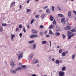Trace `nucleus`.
<instances>
[{
	"label": "nucleus",
	"mask_w": 76,
	"mask_h": 76,
	"mask_svg": "<svg viewBox=\"0 0 76 76\" xmlns=\"http://www.w3.org/2000/svg\"><path fill=\"white\" fill-rule=\"evenodd\" d=\"M10 72L11 73H12V74H15V73H16V70L15 69L14 70H13V69H10Z\"/></svg>",
	"instance_id": "20e7f679"
},
{
	"label": "nucleus",
	"mask_w": 76,
	"mask_h": 76,
	"mask_svg": "<svg viewBox=\"0 0 76 76\" xmlns=\"http://www.w3.org/2000/svg\"><path fill=\"white\" fill-rule=\"evenodd\" d=\"M18 30H19V28H16V31H18Z\"/></svg>",
	"instance_id": "13d9d810"
},
{
	"label": "nucleus",
	"mask_w": 76,
	"mask_h": 76,
	"mask_svg": "<svg viewBox=\"0 0 76 76\" xmlns=\"http://www.w3.org/2000/svg\"><path fill=\"white\" fill-rule=\"evenodd\" d=\"M47 7H48V6H47L46 7H43V9H47Z\"/></svg>",
	"instance_id": "a18cd8bd"
},
{
	"label": "nucleus",
	"mask_w": 76,
	"mask_h": 76,
	"mask_svg": "<svg viewBox=\"0 0 76 76\" xmlns=\"http://www.w3.org/2000/svg\"><path fill=\"white\" fill-rule=\"evenodd\" d=\"M45 16V14H43L41 15V18L43 20Z\"/></svg>",
	"instance_id": "1a4fd4ad"
},
{
	"label": "nucleus",
	"mask_w": 76,
	"mask_h": 76,
	"mask_svg": "<svg viewBox=\"0 0 76 76\" xmlns=\"http://www.w3.org/2000/svg\"><path fill=\"white\" fill-rule=\"evenodd\" d=\"M61 23H63V22L65 21V18H64L61 19Z\"/></svg>",
	"instance_id": "2eb2a0df"
},
{
	"label": "nucleus",
	"mask_w": 76,
	"mask_h": 76,
	"mask_svg": "<svg viewBox=\"0 0 76 76\" xmlns=\"http://www.w3.org/2000/svg\"><path fill=\"white\" fill-rule=\"evenodd\" d=\"M63 71H64V70H66V67H65L64 66L63 67L62 69H61Z\"/></svg>",
	"instance_id": "2f4dec72"
},
{
	"label": "nucleus",
	"mask_w": 76,
	"mask_h": 76,
	"mask_svg": "<svg viewBox=\"0 0 76 76\" xmlns=\"http://www.w3.org/2000/svg\"><path fill=\"white\" fill-rule=\"evenodd\" d=\"M34 19H32L31 22V24H32V23L34 22Z\"/></svg>",
	"instance_id": "f704fd0d"
},
{
	"label": "nucleus",
	"mask_w": 76,
	"mask_h": 76,
	"mask_svg": "<svg viewBox=\"0 0 76 76\" xmlns=\"http://www.w3.org/2000/svg\"><path fill=\"white\" fill-rule=\"evenodd\" d=\"M52 11H54V7L53 6L52 7Z\"/></svg>",
	"instance_id": "79ce46f5"
},
{
	"label": "nucleus",
	"mask_w": 76,
	"mask_h": 76,
	"mask_svg": "<svg viewBox=\"0 0 76 76\" xmlns=\"http://www.w3.org/2000/svg\"><path fill=\"white\" fill-rule=\"evenodd\" d=\"M55 35L56 36H59V35H60V33L58 32H56L55 34Z\"/></svg>",
	"instance_id": "6ab92c4d"
},
{
	"label": "nucleus",
	"mask_w": 76,
	"mask_h": 76,
	"mask_svg": "<svg viewBox=\"0 0 76 76\" xmlns=\"http://www.w3.org/2000/svg\"><path fill=\"white\" fill-rule=\"evenodd\" d=\"M52 61H54V58H53L52 59Z\"/></svg>",
	"instance_id": "774afa93"
},
{
	"label": "nucleus",
	"mask_w": 76,
	"mask_h": 76,
	"mask_svg": "<svg viewBox=\"0 0 76 76\" xmlns=\"http://www.w3.org/2000/svg\"><path fill=\"white\" fill-rule=\"evenodd\" d=\"M62 52H63V50L62 49H60L59 51V53L60 54Z\"/></svg>",
	"instance_id": "7c9ffc66"
},
{
	"label": "nucleus",
	"mask_w": 76,
	"mask_h": 76,
	"mask_svg": "<svg viewBox=\"0 0 76 76\" xmlns=\"http://www.w3.org/2000/svg\"><path fill=\"white\" fill-rule=\"evenodd\" d=\"M57 8H58V9L59 10H61V8H60V7H57Z\"/></svg>",
	"instance_id": "c9c22d12"
},
{
	"label": "nucleus",
	"mask_w": 76,
	"mask_h": 76,
	"mask_svg": "<svg viewBox=\"0 0 76 76\" xmlns=\"http://www.w3.org/2000/svg\"><path fill=\"white\" fill-rule=\"evenodd\" d=\"M3 27L0 26V32H3Z\"/></svg>",
	"instance_id": "dca6fc26"
},
{
	"label": "nucleus",
	"mask_w": 76,
	"mask_h": 76,
	"mask_svg": "<svg viewBox=\"0 0 76 76\" xmlns=\"http://www.w3.org/2000/svg\"><path fill=\"white\" fill-rule=\"evenodd\" d=\"M20 9H22V5H20Z\"/></svg>",
	"instance_id": "bf43d9fd"
},
{
	"label": "nucleus",
	"mask_w": 76,
	"mask_h": 76,
	"mask_svg": "<svg viewBox=\"0 0 76 76\" xmlns=\"http://www.w3.org/2000/svg\"><path fill=\"white\" fill-rule=\"evenodd\" d=\"M49 34H52V35L53 34V33L52 32V31H51V30H49Z\"/></svg>",
	"instance_id": "b1692460"
},
{
	"label": "nucleus",
	"mask_w": 76,
	"mask_h": 76,
	"mask_svg": "<svg viewBox=\"0 0 76 76\" xmlns=\"http://www.w3.org/2000/svg\"><path fill=\"white\" fill-rule=\"evenodd\" d=\"M59 63H62V61H61V60H60L59 61Z\"/></svg>",
	"instance_id": "680f3d73"
},
{
	"label": "nucleus",
	"mask_w": 76,
	"mask_h": 76,
	"mask_svg": "<svg viewBox=\"0 0 76 76\" xmlns=\"http://www.w3.org/2000/svg\"><path fill=\"white\" fill-rule=\"evenodd\" d=\"M40 35H41V36H43V33L42 32H40Z\"/></svg>",
	"instance_id": "e433bc0d"
},
{
	"label": "nucleus",
	"mask_w": 76,
	"mask_h": 76,
	"mask_svg": "<svg viewBox=\"0 0 76 76\" xmlns=\"http://www.w3.org/2000/svg\"><path fill=\"white\" fill-rule=\"evenodd\" d=\"M37 47V45L35 44H33V47H32V49L33 50H35V48H36V47Z\"/></svg>",
	"instance_id": "0eeeda50"
},
{
	"label": "nucleus",
	"mask_w": 76,
	"mask_h": 76,
	"mask_svg": "<svg viewBox=\"0 0 76 76\" xmlns=\"http://www.w3.org/2000/svg\"><path fill=\"white\" fill-rule=\"evenodd\" d=\"M58 16H60V17H61V18H63L64 17V15L62 14H58Z\"/></svg>",
	"instance_id": "4468645a"
},
{
	"label": "nucleus",
	"mask_w": 76,
	"mask_h": 76,
	"mask_svg": "<svg viewBox=\"0 0 76 76\" xmlns=\"http://www.w3.org/2000/svg\"><path fill=\"white\" fill-rule=\"evenodd\" d=\"M42 44H46L47 43V42L45 41H42Z\"/></svg>",
	"instance_id": "a878e982"
},
{
	"label": "nucleus",
	"mask_w": 76,
	"mask_h": 76,
	"mask_svg": "<svg viewBox=\"0 0 76 76\" xmlns=\"http://www.w3.org/2000/svg\"><path fill=\"white\" fill-rule=\"evenodd\" d=\"M29 1H30V0H28V1H27V4H28V3H29Z\"/></svg>",
	"instance_id": "6e6d98bb"
},
{
	"label": "nucleus",
	"mask_w": 76,
	"mask_h": 76,
	"mask_svg": "<svg viewBox=\"0 0 76 76\" xmlns=\"http://www.w3.org/2000/svg\"><path fill=\"white\" fill-rule=\"evenodd\" d=\"M15 2H12L11 4V5H10V7H12V6H13V5H15Z\"/></svg>",
	"instance_id": "aec40b11"
},
{
	"label": "nucleus",
	"mask_w": 76,
	"mask_h": 76,
	"mask_svg": "<svg viewBox=\"0 0 76 76\" xmlns=\"http://www.w3.org/2000/svg\"><path fill=\"white\" fill-rule=\"evenodd\" d=\"M68 33V34H69V35H70L71 34H72V32H70V31H68L67 32Z\"/></svg>",
	"instance_id": "49530a36"
},
{
	"label": "nucleus",
	"mask_w": 76,
	"mask_h": 76,
	"mask_svg": "<svg viewBox=\"0 0 76 76\" xmlns=\"http://www.w3.org/2000/svg\"><path fill=\"white\" fill-rule=\"evenodd\" d=\"M35 17L37 19L39 17V15H36Z\"/></svg>",
	"instance_id": "72a5a7b5"
},
{
	"label": "nucleus",
	"mask_w": 76,
	"mask_h": 76,
	"mask_svg": "<svg viewBox=\"0 0 76 76\" xmlns=\"http://www.w3.org/2000/svg\"><path fill=\"white\" fill-rule=\"evenodd\" d=\"M73 12L76 15V11H73Z\"/></svg>",
	"instance_id": "4d7b16f0"
},
{
	"label": "nucleus",
	"mask_w": 76,
	"mask_h": 76,
	"mask_svg": "<svg viewBox=\"0 0 76 76\" xmlns=\"http://www.w3.org/2000/svg\"><path fill=\"white\" fill-rule=\"evenodd\" d=\"M39 13H41L42 12V10H40L38 11Z\"/></svg>",
	"instance_id": "3c124183"
},
{
	"label": "nucleus",
	"mask_w": 76,
	"mask_h": 76,
	"mask_svg": "<svg viewBox=\"0 0 76 76\" xmlns=\"http://www.w3.org/2000/svg\"><path fill=\"white\" fill-rule=\"evenodd\" d=\"M15 70H16V71L17 72V70H22V68L21 67H18Z\"/></svg>",
	"instance_id": "9b49d317"
},
{
	"label": "nucleus",
	"mask_w": 76,
	"mask_h": 76,
	"mask_svg": "<svg viewBox=\"0 0 76 76\" xmlns=\"http://www.w3.org/2000/svg\"><path fill=\"white\" fill-rule=\"evenodd\" d=\"M75 55H74L72 56V59H74V58H75Z\"/></svg>",
	"instance_id": "58836bf2"
},
{
	"label": "nucleus",
	"mask_w": 76,
	"mask_h": 76,
	"mask_svg": "<svg viewBox=\"0 0 76 76\" xmlns=\"http://www.w3.org/2000/svg\"><path fill=\"white\" fill-rule=\"evenodd\" d=\"M61 54L63 56H66V53L63 52Z\"/></svg>",
	"instance_id": "4be33fe9"
},
{
	"label": "nucleus",
	"mask_w": 76,
	"mask_h": 76,
	"mask_svg": "<svg viewBox=\"0 0 76 76\" xmlns=\"http://www.w3.org/2000/svg\"><path fill=\"white\" fill-rule=\"evenodd\" d=\"M58 31H60V28H58Z\"/></svg>",
	"instance_id": "338daca9"
},
{
	"label": "nucleus",
	"mask_w": 76,
	"mask_h": 76,
	"mask_svg": "<svg viewBox=\"0 0 76 76\" xmlns=\"http://www.w3.org/2000/svg\"><path fill=\"white\" fill-rule=\"evenodd\" d=\"M46 12L47 13H49L50 12V9H47L46 10Z\"/></svg>",
	"instance_id": "bb28decb"
},
{
	"label": "nucleus",
	"mask_w": 76,
	"mask_h": 76,
	"mask_svg": "<svg viewBox=\"0 0 76 76\" xmlns=\"http://www.w3.org/2000/svg\"><path fill=\"white\" fill-rule=\"evenodd\" d=\"M38 36L37 34H32L30 36V37L31 38H37Z\"/></svg>",
	"instance_id": "f03ea898"
},
{
	"label": "nucleus",
	"mask_w": 76,
	"mask_h": 76,
	"mask_svg": "<svg viewBox=\"0 0 76 76\" xmlns=\"http://www.w3.org/2000/svg\"><path fill=\"white\" fill-rule=\"evenodd\" d=\"M74 34H72V35H70L69 36V37H68V39H70V38H71V37H72L74 36Z\"/></svg>",
	"instance_id": "f8f14e48"
},
{
	"label": "nucleus",
	"mask_w": 76,
	"mask_h": 76,
	"mask_svg": "<svg viewBox=\"0 0 76 76\" xmlns=\"http://www.w3.org/2000/svg\"><path fill=\"white\" fill-rule=\"evenodd\" d=\"M2 26H7V24L6 23H3L2 24Z\"/></svg>",
	"instance_id": "473e14b6"
},
{
	"label": "nucleus",
	"mask_w": 76,
	"mask_h": 76,
	"mask_svg": "<svg viewBox=\"0 0 76 76\" xmlns=\"http://www.w3.org/2000/svg\"><path fill=\"white\" fill-rule=\"evenodd\" d=\"M32 32L34 34H35L36 33H37L38 32V31L35 30L33 29L32 30Z\"/></svg>",
	"instance_id": "6e6552de"
},
{
	"label": "nucleus",
	"mask_w": 76,
	"mask_h": 76,
	"mask_svg": "<svg viewBox=\"0 0 76 76\" xmlns=\"http://www.w3.org/2000/svg\"><path fill=\"white\" fill-rule=\"evenodd\" d=\"M59 76H64V72L61 71H60L59 73Z\"/></svg>",
	"instance_id": "7ed1b4c3"
},
{
	"label": "nucleus",
	"mask_w": 76,
	"mask_h": 76,
	"mask_svg": "<svg viewBox=\"0 0 76 76\" xmlns=\"http://www.w3.org/2000/svg\"><path fill=\"white\" fill-rule=\"evenodd\" d=\"M50 18L51 21H53L54 19V18L53 17V16L51 15L50 16Z\"/></svg>",
	"instance_id": "a211bd4d"
},
{
	"label": "nucleus",
	"mask_w": 76,
	"mask_h": 76,
	"mask_svg": "<svg viewBox=\"0 0 76 76\" xmlns=\"http://www.w3.org/2000/svg\"><path fill=\"white\" fill-rule=\"evenodd\" d=\"M21 67H22L23 69H26V67L25 65H22L21 66Z\"/></svg>",
	"instance_id": "412c9836"
},
{
	"label": "nucleus",
	"mask_w": 76,
	"mask_h": 76,
	"mask_svg": "<svg viewBox=\"0 0 76 76\" xmlns=\"http://www.w3.org/2000/svg\"><path fill=\"white\" fill-rule=\"evenodd\" d=\"M53 23L54 24V25H56V20H54V21L53 22Z\"/></svg>",
	"instance_id": "4c0bfd02"
},
{
	"label": "nucleus",
	"mask_w": 76,
	"mask_h": 76,
	"mask_svg": "<svg viewBox=\"0 0 76 76\" xmlns=\"http://www.w3.org/2000/svg\"><path fill=\"white\" fill-rule=\"evenodd\" d=\"M62 38L63 39H65L66 38V36H65V35L64 34H62Z\"/></svg>",
	"instance_id": "f3484780"
},
{
	"label": "nucleus",
	"mask_w": 76,
	"mask_h": 76,
	"mask_svg": "<svg viewBox=\"0 0 76 76\" xmlns=\"http://www.w3.org/2000/svg\"><path fill=\"white\" fill-rule=\"evenodd\" d=\"M17 55L18 56V60H20V58H22L23 56V53H20V52H18L17 53Z\"/></svg>",
	"instance_id": "f257e3e1"
},
{
	"label": "nucleus",
	"mask_w": 76,
	"mask_h": 76,
	"mask_svg": "<svg viewBox=\"0 0 76 76\" xmlns=\"http://www.w3.org/2000/svg\"><path fill=\"white\" fill-rule=\"evenodd\" d=\"M49 42L50 43V47H51V42L50 41H49Z\"/></svg>",
	"instance_id": "37998d69"
},
{
	"label": "nucleus",
	"mask_w": 76,
	"mask_h": 76,
	"mask_svg": "<svg viewBox=\"0 0 76 76\" xmlns=\"http://www.w3.org/2000/svg\"><path fill=\"white\" fill-rule=\"evenodd\" d=\"M22 27V26L21 25H19V28H21Z\"/></svg>",
	"instance_id": "603ef678"
},
{
	"label": "nucleus",
	"mask_w": 76,
	"mask_h": 76,
	"mask_svg": "<svg viewBox=\"0 0 76 76\" xmlns=\"http://www.w3.org/2000/svg\"><path fill=\"white\" fill-rule=\"evenodd\" d=\"M46 37L47 38H48L49 37H50V35H47L46 36Z\"/></svg>",
	"instance_id": "8fccbe9b"
},
{
	"label": "nucleus",
	"mask_w": 76,
	"mask_h": 76,
	"mask_svg": "<svg viewBox=\"0 0 76 76\" xmlns=\"http://www.w3.org/2000/svg\"><path fill=\"white\" fill-rule=\"evenodd\" d=\"M39 63V61H38V59H36L35 60V62L33 63V64H35V63Z\"/></svg>",
	"instance_id": "5701e85b"
},
{
	"label": "nucleus",
	"mask_w": 76,
	"mask_h": 76,
	"mask_svg": "<svg viewBox=\"0 0 76 76\" xmlns=\"http://www.w3.org/2000/svg\"><path fill=\"white\" fill-rule=\"evenodd\" d=\"M67 30H70L71 29V27L70 26L69 24H67Z\"/></svg>",
	"instance_id": "423d86ee"
},
{
	"label": "nucleus",
	"mask_w": 76,
	"mask_h": 76,
	"mask_svg": "<svg viewBox=\"0 0 76 76\" xmlns=\"http://www.w3.org/2000/svg\"><path fill=\"white\" fill-rule=\"evenodd\" d=\"M64 30H67V27H66L64 28Z\"/></svg>",
	"instance_id": "864d4df0"
},
{
	"label": "nucleus",
	"mask_w": 76,
	"mask_h": 76,
	"mask_svg": "<svg viewBox=\"0 0 76 76\" xmlns=\"http://www.w3.org/2000/svg\"><path fill=\"white\" fill-rule=\"evenodd\" d=\"M34 40L28 41V43L30 44H32V43H34Z\"/></svg>",
	"instance_id": "393cba45"
},
{
	"label": "nucleus",
	"mask_w": 76,
	"mask_h": 76,
	"mask_svg": "<svg viewBox=\"0 0 76 76\" xmlns=\"http://www.w3.org/2000/svg\"><path fill=\"white\" fill-rule=\"evenodd\" d=\"M40 28L42 29V28H43V26L42 25H40Z\"/></svg>",
	"instance_id": "c03bdc74"
},
{
	"label": "nucleus",
	"mask_w": 76,
	"mask_h": 76,
	"mask_svg": "<svg viewBox=\"0 0 76 76\" xmlns=\"http://www.w3.org/2000/svg\"><path fill=\"white\" fill-rule=\"evenodd\" d=\"M71 15H72V14H71V11H69L68 12V17L70 18Z\"/></svg>",
	"instance_id": "ddd939ff"
},
{
	"label": "nucleus",
	"mask_w": 76,
	"mask_h": 76,
	"mask_svg": "<svg viewBox=\"0 0 76 76\" xmlns=\"http://www.w3.org/2000/svg\"><path fill=\"white\" fill-rule=\"evenodd\" d=\"M54 28V26L52 24H51L50 26L49 27V28L50 29H52V28Z\"/></svg>",
	"instance_id": "c756f323"
},
{
	"label": "nucleus",
	"mask_w": 76,
	"mask_h": 76,
	"mask_svg": "<svg viewBox=\"0 0 76 76\" xmlns=\"http://www.w3.org/2000/svg\"><path fill=\"white\" fill-rule=\"evenodd\" d=\"M49 58H50V59H51V56H49Z\"/></svg>",
	"instance_id": "69168bd1"
},
{
	"label": "nucleus",
	"mask_w": 76,
	"mask_h": 76,
	"mask_svg": "<svg viewBox=\"0 0 76 76\" xmlns=\"http://www.w3.org/2000/svg\"><path fill=\"white\" fill-rule=\"evenodd\" d=\"M32 57H33V54L32 53H31L29 56L28 57V60H31V59H32Z\"/></svg>",
	"instance_id": "39448f33"
},
{
	"label": "nucleus",
	"mask_w": 76,
	"mask_h": 76,
	"mask_svg": "<svg viewBox=\"0 0 76 76\" xmlns=\"http://www.w3.org/2000/svg\"><path fill=\"white\" fill-rule=\"evenodd\" d=\"M27 12H31V10L27 9Z\"/></svg>",
	"instance_id": "ea45409f"
},
{
	"label": "nucleus",
	"mask_w": 76,
	"mask_h": 76,
	"mask_svg": "<svg viewBox=\"0 0 76 76\" xmlns=\"http://www.w3.org/2000/svg\"><path fill=\"white\" fill-rule=\"evenodd\" d=\"M47 33V31H46L44 32V34H46Z\"/></svg>",
	"instance_id": "5fc2aeb1"
},
{
	"label": "nucleus",
	"mask_w": 76,
	"mask_h": 76,
	"mask_svg": "<svg viewBox=\"0 0 76 76\" xmlns=\"http://www.w3.org/2000/svg\"><path fill=\"white\" fill-rule=\"evenodd\" d=\"M56 64H59V60H56L55 62Z\"/></svg>",
	"instance_id": "c85d7f7f"
},
{
	"label": "nucleus",
	"mask_w": 76,
	"mask_h": 76,
	"mask_svg": "<svg viewBox=\"0 0 76 76\" xmlns=\"http://www.w3.org/2000/svg\"><path fill=\"white\" fill-rule=\"evenodd\" d=\"M63 22H64L63 23V25H65V23H66V21H64Z\"/></svg>",
	"instance_id": "052dcab7"
},
{
	"label": "nucleus",
	"mask_w": 76,
	"mask_h": 76,
	"mask_svg": "<svg viewBox=\"0 0 76 76\" xmlns=\"http://www.w3.org/2000/svg\"><path fill=\"white\" fill-rule=\"evenodd\" d=\"M11 39H12L13 38H14V37H15V35H14L13 34H11Z\"/></svg>",
	"instance_id": "cd10ccee"
},
{
	"label": "nucleus",
	"mask_w": 76,
	"mask_h": 76,
	"mask_svg": "<svg viewBox=\"0 0 76 76\" xmlns=\"http://www.w3.org/2000/svg\"><path fill=\"white\" fill-rule=\"evenodd\" d=\"M72 32H74L76 31V30L75 29H72V30H70Z\"/></svg>",
	"instance_id": "a19ab883"
},
{
	"label": "nucleus",
	"mask_w": 76,
	"mask_h": 76,
	"mask_svg": "<svg viewBox=\"0 0 76 76\" xmlns=\"http://www.w3.org/2000/svg\"><path fill=\"white\" fill-rule=\"evenodd\" d=\"M10 65L11 66H12V67H14L15 66V64H14V62H11Z\"/></svg>",
	"instance_id": "9d476101"
},
{
	"label": "nucleus",
	"mask_w": 76,
	"mask_h": 76,
	"mask_svg": "<svg viewBox=\"0 0 76 76\" xmlns=\"http://www.w3.org/2000/svg\"><path fill=\"white\" fill-rule=\"evenodd\" d=\"M23 31L24 32H26V30H25V28H23Z\"/></svg>",
	"instance_id": "09e8293b"
},
{
	"label": "nucleus",
	"mask_w": 76,
	"mask_h": 76,
	"mask_svg": "<svg viewBox=\"0 0 76 76\" xmlns=\"http://www.w3.org/2000/svg\"><path fill=\"white\" fill-rule=\"evenodd\" d=\"M27 28H29V25H27Z\"/></svg>",
	"instance_id": "e2e57ef3"
},
{
	"label": "nucleus",
	"mask_w": 76,
	"mask_h": 76,
	"mask_svg": "<svg viewBox=\"0 0 76 76\" xmlns=\"http://www.w3.org/2000/svg\"><path fill=\"white\" fill-rule=\"evenodd\" d=\"M32 76H37L35 74H33L32 75Z\"/></svg>",
	"instance_id": "0e129e2a"
},
{
	"label": "nucleus",
	"mask_w": 76,
	"mask_h": 76,
	"mask_svg": "<svg viewBox=\"0 0 76 76\" xmlns=\"http://www.w3.org/2000/svg\"><path fill=\"white\" fill-rule=\"evenodd\" d=\"M19 35H20V36L21 37H22V33H20V34H19Z\"/></svg>",
	"instance_id": "de8ad7c7"
}]
</instances>
